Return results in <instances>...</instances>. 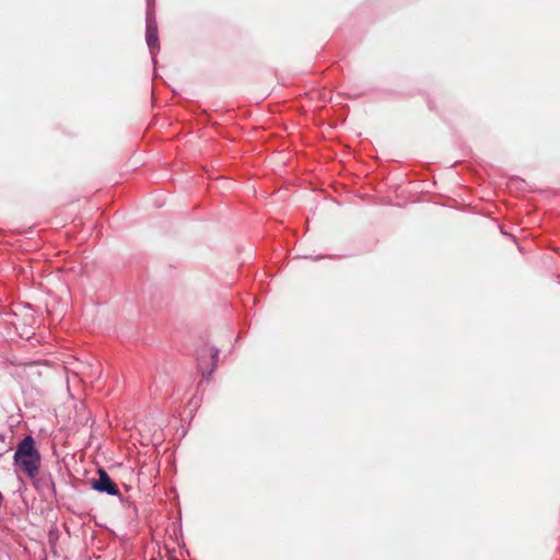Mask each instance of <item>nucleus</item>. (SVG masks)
<instances>
[{"label":"nucleus","mask_w":560,"mask_h":560,"mask_svg":"<svg viewBox=\"0 0 560 560\" xmlns=\"http://www.w3.org/2000/svg\"><path fill=\"white\" fill-rule=\"evenodd\" d=\"M14 463L32 480L37 477L40 455L32 436H26L19 443L14 453Z\"/></svg>","instance_id":"1"},{"label":"nucleus","mask_w":560,"mask_h":560,"mask_svg":"<svg viewBox=\"0 0 560 560\" xmlns=\"http://www.w3.org/2000/svg\"><path fill=\"white\" fill-rule=\"evenodd\" d=\"M91 486L94 490H96L98 492H105L110 495L119 494V489H118L117 485L110 479L108 474L103 469L98 470L97 479L91 480Z\"/></svg>","instance_id":"2"},{"label":"nucleus","mask_w":560,"mask_h":560,"mask_svg":"<svg viewBox=\"0 0 560 560\" xmlns=\"http://www.w3.org/2000/svg\"><path fill=\"white\" fill-rule=\"evenodd\" d=\"M147 43L150 48L158 46V35L156 32L152 28H148L147 31Z\"/></svg>","instance_id":"3"}]
</instances>
